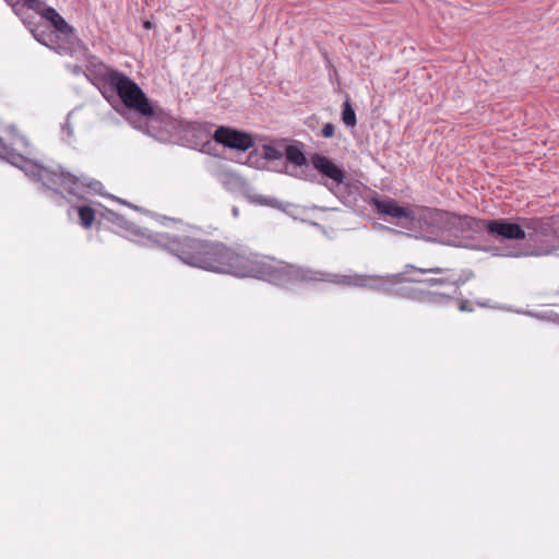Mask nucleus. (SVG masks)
<instances>
[{
	"label": "nucleus",
	"mask_w": 559,
	"mask_h": 559,
	"mask_svg": "<svg viewBox=\"0 0 559 559\" xmlns=\"http://www.w3.org/2000/svg\"><path fill=\"white\" fill-rule=\"evenodd\" d=\"M154 241L178 257L185 264L211 272L228 273L239 277H255L287 287L311 283L313 270L296 266L248 250H234L218 242L190 237L160 236Z\"/></svg>",
	"instance_id": "1"
},
{
	"label": "nucleus",
	"mask_w": 559,
	"mask_h": 559,
	"mask_svg": "<svg viewBox=\"0 0 559 559\" xmlns=\"http://www.w3.org/2000/svg\"><path fill=\"white\" fill-rule=\"evenodd\" d=\"M84 74L105 98L119 99L126 108L139 116L138 120L131 121L135 129L156 139L163 138L160 131L170 124L169 117L154 109L134 81L96 59L88 61Z\"/></svg>",
	"instance_id": "2"
},
{
	"label": "nucleus",
	"mask_w": 559,
	"mask_h": 559,
	"mask_svg": "<svg viewBox=\"0 0 559 559\" xmlns=\"http://www.w3.org/2000/svg\"><path fill=\"white\" fill-rule=\"evenodd\" d=\"M404 273L386 276L358 274L348 272L337 274L313 270L312 282H324L336 286L361 287L386 294H397L403 298L431 305H444L451 300V295L438 290H425L409 282Z\"/></svg>",
	"instance_id": "3"
},
{
	"label": "nucleus",
	"mask_w": 559,
	"mask_h": 559,
	"mask_svg": "<svg viewBox=\"0 0 559 559\" xmlns=\"http://www.w3.org/2000/svg\"><path fill=\"white\" fill-rule=\"evenodd\" d=\"M468 215L417 206L413 209L407 228L409 236L452 247H468Z\"/></svg>",
	"instance_id": "4"
},
{
	"label": "nucleus",
	"mask_w": 559,
	"mask_h": 559,
	"mask_svg": "<svg viewBox=\"0 0 559 559\" xmlns=\"http://www.w3.org/2000/svg\"><path fill=\"white\" fill-rule=\"evenodd\" d=\"M0 158L23 170L26 176L41 182L45 188L55 193L67 192L81 199L87 192L99 193L103 187L99 181L87 176H75L64 171L60 166L55 168L45 167L33 159L26 158L24 155L16 153L14 148L5 145L1 138Z\"/></svg>",
	"instance_id": "5"
},
{
	"label": "nucleus",
	"mask_w": 559,
	"mask_h": 559,
	"mask_svg": "<svg viewBox=\"0 0 559 559\" xmlns=\"http://www.w3.org/2000/svg\"><path fill=\"white\" fill-rule=\"evenodd\" d=\"M217 180L227 191L242 195L252 204L271 207L280 206L277 199L257 193L255 190L235 171L223 169L217 173Z\"/></svg>",
	"instance_id": "6"
},
{
	"label": "nucleus",
	"mask_w": 559,
	"mask_h": 559,
	"mask_svg": "<svg viewBox=\"0 0 559 559\" xmlns=\"http://www.w3.org/2000/svg\"><path fill=\"white\" fill-rule=\"evenodd\" d=\"M467 222L468 241L474 237V235L480 234L484 230H487L490 235L501 239L513 240L525 238V231L519 224L503 218L484 221L469 216V221Z\"/></svg>",
	"instance_id": "7"
},
{
	"label": "nucleus",
	"mask_w": 559,
	"mask_h": 559,
	"mask_svg": "<svg viewBox=\"0 0 559 559\" xmlns=\"http://www.w3.org/2000/svg\"><path fill=\"white\" fill-rule=\"evenodd\" d=\"M406 269H414L420 274H436L439 275L438 277H427L424 280L418 278H411L409 282L413 283H419L427 285L429 287L433 286H442L445 288L443 293L450 294L451 299L454 297V295L457 293L459 287L465 283V278L462 277V275L455 273L452 270L449 269H440V267H432V269H416L413 265H406Z\"/></svg>",
	"instance_id": "8"
},
{
	"label": "nucleus",
	"mask_w": 559,
	"mask_h": 559,
	"mask_svg": "<svg viewBox=\"0 0 559 559\" xmlns=\"http://www.w3.org/2000/svg\"><path fill=\"white\" fill-rule=\"evenodd\" d=\"M311 164L323 178L330 181L325 182V186L329 188V190L333 191L335 187H338L345 182V170L336 165L331 158L321 154H313L311 156Z\"/></svg>",
	"instance_id": "9"
},
{
	"label": "nucleus",
	"mask_w": 559,
	"mask_h": 559,
	"mask_svg": "<svg viewBox=\"0 0 559 559\" xmlns=\"http://www.w3.org/2000/svg\"><path fill=\"white\" fill-rule=\"evenodd\" d=\"M283 167L278 169L292 177L307 179L309 165L304 152L296 145H287L284 148Z\"/></svg>",
	"instance_id": "10"
},
{
	"label": "nucleus",
	"mask_w": 559,
	"mask_h": 559,
	"mask_svg": "<svg viewBox=\"0 0 559 559\" xmlns=\"http://www.w3.org/2000/svg\"><path fill=\"white\" fill-rule=\"evenodd\" d=\"M213 138L225 147L238 151H247L253 145V140L250 134L228 127L217 128Z\"/></svg>",
	"instance_id": "11"
},
{
	"label": "nucleus",
	"mask_w": 559,
	"mask_h": 559,
	"mask_svg": "<svg viewBox=\"0 0 559 559\" xmlns=\"http://www.w3.org/2000/svg\"><path fill=\"white\" fill-rule=\"evenodd\" d=\"M371 204L380 214L389 215L395 218H406L409 222L413 209L411 206H402L391 198H372Z\"/></svg>",
	"instance_id": "12"
},
{
	"label": "nucleus",
	"mask_w": 559,
	"mask_h": 559,
	"mask_svg": "<svg viewBox=\"0 0 559 559\" xmlns=\"http://www.w3.org/2000/svg\"><path fill=\"white\" fill-rule=\"evenodd\" d=\"M109 215L114 224L126 229L127 231H130L135 236H140L143 239V243L147 246L162 248V245L154 241V239L160 238V236H169L168 234H152L147 233V230H141L133 223L128 222L123 216L115 212H109Z\"/></svg>",
	"instance_id": "13"
},
{
	"label": "nucleus",
	"mask_w": 559,
	"mask_h": 559,
	"mask_svg": "<svg viewBox=\"0 0 559 559\" xmlns=\"http://www.w3.org/2000/svg\"><path fill=\"white\" fill-rule=\"evenodd\" d=\"M555 250L554 247L545 248V249H537L532 252H524L522 250L510 248V247H497L492 249V254L498 257H511V258H518L522 255H548Z\"/></svg>",
	"instance_id": "14"
},
{
	"label": "nucleus",
	"mask_w": 559,
	"mask_h": 559,
	"mask_svg": "<svg viewBox=\"0 0 559 559\" xmlns=\"http://www.w3.org/2000/svg\"><path fill=\"white\" fill-rule=\"evenodd\" d=\"M261 155L269 160H278L281 164L284 158V150L274 145L265 144L262 146Z\"/></svg>",
	"instance_id": "15"
},
{
	"label": "nucleus",
	"mask_w": 559,
	"mask_h": 559,
	"mask_svg": "<svg viewBox=\"0 0 559 559\" xmlns=\"http://www.w3.org/2000/svg\"><path fill=\"white\" fill-rule=\"evenodd\" d=\"M342 120L346 127L350 128L355 127L357 123L355 110L348 99L343 103Z\"/></svg>",
	"instance_id": "16"
},
{
	"label": "nucleus",
	"mask_w": 559,
	"mask_h": 559,
	"mask_svg": "<svg viewBox=\"0 0 559 559\" xmlns=\"http://www.w3.org/2000/svg\"><path fill=\"white\" fill-rule=\"evenodd\" d=\"M31 32H32L34 38L38 43H40V44H43V45H45V46H47V47H49L51 49H55L58 52H60L63 49L61 46H58V47H53L52 46V44H51L52 43V36H53L52 33H46L44 31L39 32L38 29H31Z\"/></svg>",
	"instance_id": "17"
},
{
	"label": "nucleus",
	"mask_w": 559,
	"mask_h": 559,
	"mask_svg": "<svg viewBox=\"0 0 559 559\" xmlns=\"http://www.w3.org/2000/svg\"><path fill=\"white\" fill-rule=\"evenodd\" d=\"M81 225L90 228L95 219V211L90 206H80L78 210Z\"/></svg>",
	"instance_id": "18"
},
{
	"label": "nucleus",
	"mask_w": 559,
	"mask_h": 559,
	"mask_svg": "<svg viewBox=\"0 0 559 559\" xmlns=\"http://www.w3.org/2000/svg\"><path fill=\"white\" fill-rule=\"evenodd\" d=\"M55 31L66 38H70L73 36V28L66 22V20L60 15L57 21L52 23Z\"/></svg>",
	"instance_id": "19"
},
{
	"label": "nucleus",
	"mask_w": 559,
	"mask_h": 559,
	"mask_svg": "<svg viewBox=\"0 0 559 559\" xmlns=\"http://www.w3.org/2000/svg\"><path fill=\"white\" fill-rule=\"evenodd\" d=\"M55 31L66 38H70L73 36V28L66 22V20L60 15L57 21L52 23Z\"/></svg>",
	"instance_id": "20"
},
{
	"label": "nucleus",
	"mask_w": 559,
	"mask_h": 559,
	"mask_svg": "<svg viewBox=\"0 0 559 559\" xmlns=\"http://www.w3.org/2000/svg\"><path fill=\"white\" fill-rule=\"evenodd\" d=\"M5 1H7L9 4L13 5V7L19 2V0H10V2H9L8 0H5ZM22 1H23V3H24L27 8L32 9V10H39V9H40V5H41L40 0H22Z\"/></svg>",
	"instance_id": "21"
},
{
	"label": "nucleus",
	"mask_w": 559,
	"mask_h": 559,
	"mask_svg": "<svg viewBox=\"0 0 559 559\" xmlns=\"http://www.w3.org/2000/svg\"><path fill=\"white\" fill-rule=\"evenodd\" d=\"M41 16L52 24L57 21L60 14L52 8H46L41 11Z\"/></svg>",
	"instance_id": "22"
},
{
	"label": "nucleus",
	"mask_w": 559,
	"mask_h": 559,
	"mask_svg": "<svg viewBox=\"0 0 559 559\" xmlns=\"http://www.w3.org/2000/svg\"><path fill=\"white\" fill-rule=\"evenodd\" d=\"M335 128L332 123H325L321 130V133L324 138H331L334 135Z\"/></svg>",
	"instance_id": "23"
},
{
	"label": "nucleus",
	"mask_w": 559,
	"mask_h": 559,
	"mask_svg": "<svg viewBox=\"0 0 559 559\" xmlns=\"http://www.w3.org/2000/svg\"><path fill=\"white\" fill-rule=\"evenodd\" d=\"M13 144L17 145V146H22V147H27L28 146V141L23 135H16Z\"/></svg>",
	"instance_id": "24"
},
{
	"label": "nucleus",
	"mask_w": 559,
	"mask_h": 559,
	"mask_svg": "<svg viewBox=\"0 0 559 559\" xmlns=\"http://www.w3.org/2000/svg\"><path fill=\"white\" fill-rule=\"evenodd\" d=\"M62 132L67 134V138L70 139L73 135V129L70 126L69 121H66L62 126Z\"/></svg>",
	"instance_id": "25"
},
{
	"label": "nucleus",
	"mask_w": 559,
	"mask_h": 559,
	"mask_svg": "<svg viewBox=\"0 0 559 559\" xmlns=\"http://www.w3.org/2000/svg\"><path fill=\"white\" fill-rule=\"evenodd\" d=\"M552 229L557 240L559 241V217L555 218L552 222Z\"/></svg>",
	"instance_id": "26"
},
{
	"label": "nucleus",
	"mask_w": 559,
	"mask_h": 559,
	"mask_svg": "<svg viewBox=\"0 0 559 559\" xmlns=\"http://www.w3.org/2000/svg\"><path fill=\"white\" fill-rule=\"evenodd\" d=\"M70 70L74 74H80L82 72V70L79 66H72V67H70Z\"/></svg>",
	"instance_id": "27"
},
{
	"label": "nucleus",
	"mask_w": 559,
	"mask_h": 559,
	"mask_svg": "<svg viewBox=\"0 0 559 559\" xmlns=\"http://www.w3.org/2000/svg\"><path fill=\"white\" fill-rule=\"evenodd\" d=\"M231 214H233L234 217H238L239 216V209L234 206L231 209Z\"/></svg>",
	"instance_id": "28"
},
{
	"label": "nucleus",
	"mask_w": 559,
	"mask_h": 559,
	"mask_svg": "<svg viewBox=\"0 0 559 559\" xmlns=\"http://www.w3.org/2000/svg\"><path fill=\"white\" fill-rule=\"evenodd\" d=\"M460 310H461V311H465V310H466V302L462 301V302L460 304Z\"/></svg>",
	"instance_id": "29"
},
{
	"label": "nucleus",
	"mask_w": 559,
	"mask_h": 559,
	"mask_svg": "<svg viewBox=\"0 0 559 559\" xmlns=\"http://www.w3.org/2000/svg\"><path fill=\"white\" fill-rule=\"evenodd\" d=\"M144 27L145 28H151L152 27V23L150 21L144 22Z\"/></svg>",
	"instance_id": "30"
},
{
	"label": "nucleus",
	"mask_w": 559,
	"mask_h": 559,
	"mask_svg": "<svg viewBox=\"0 0 559 559\" xmlns=\"http://www.w3.org/2000/svg\"><path fill=\"white\" fill-rule=\"evenodd\" d=\"M388 229H389L391 233H394V234H400V233H401V231L395 230V229H393V228H388Z\"/></svg>",
	"instance_id": "31"
},
{
	"label": "nucleus",
	"mask_w": 559,
	"mask_h": 559,
	"mask_svg": "<svg viewBox=\"0 0 559 559\" xmlns=\"http://www.w3.org/2000/svg\"><path fill=\"white\" fill-rule=\"evenodd\" d=\"M10 129H11L12 133L16 132L15 127H11Z\"/></svg>",
	"instance_id": "32"
}]
</instances>
